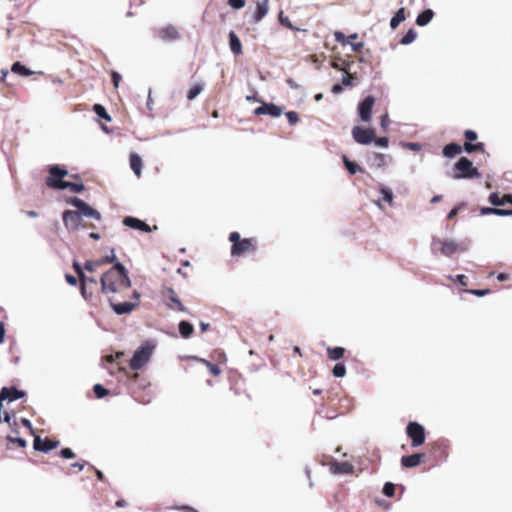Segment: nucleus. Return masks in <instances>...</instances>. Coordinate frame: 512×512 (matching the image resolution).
Here are the masks:
<instances>
[{
  "instance_id": "1",
  "label": "nucleus",
  "mask_w": 512,
  "mask_h": 512,
  "mask_svg": "<svg viewBox=\"0 0 512 512\" xmlns=\"http://www.w3.org/2000/svg\"><path fill=\"white\" fill-rule=\"evenodd\" d=\"M156 348V343L152 340L144 341L133 353L129 361L132 370L138 371L142 369L151 359Z\"/></svg>"
},
{
  "instance_id": "2",
  "label": "nucleus",
  "mask_w": 512,
  "mask_h": 512,
  "mask_svg": "<svg viewBox=\"0 0 512 512\" xmlns=\"http://www.w3.org/2000/svg\"><path fill=\"white\" fill-rule=\"evenodd\" d=\"M452 177L457 180H472L480 178L481 173L479 172L478 168L473 165L472 160H470L468 157L461 156L454 163Z\"/></svg>"
},
{
  "instance_id": "3",
  "label": "nucleus",
  "mask_w": 512,
  "mask_h": 512,
  "mask_svg": "<svg viewBox=\"0 0 512 512\" xmlns=\"http://www.w3.org/2000/svg\"><path fill=\"white\" fill-rule=\"evenodd\" d=\"M48 176L45 178V184L55 190H61L64 178L69 174L68 169L64 165L52 164L47 167Z\"/></svg>"
},
{
  "instance_id": "4",
  "label": "nucleus",
  "mask_w": 512,
  "mask_h": 512,
  "mask_svg": "<svg viewBox=\"0 0 512 512\" xmlns=\"http://www.w3.org/2000/svg\"><path fill=\"white\" fill-rule=\"evenodd\" d=\"M406 434L411 439V446L417 448L424 444L426 439L425 428L417 421H410L406 426Z\"/></svg>"
},
{
  "instance_id": "5",
  "label": "nucleus",
  "mask_w": 512,
  "mask_h": 512,
  "mask_svg": "<svg viewBox=\"0 0 512 512\" xmlns=\"http://www.w3.org/2000/svg\"><path fill=\"white\" fill-rule=\"evenodd\" d=\"M62 221L65 228L70 232L79 229H85L87 227L85 224H83L82 216L80 215L79 211L70 209L64 210L62 212Z\"/></svg>"
},
{
  "instance_id": "6",
  "label": "nucleus",
  "mask_w": 512,
  "mask_h": 512,
  "mask_svg": "<svg viewBox=\"0 0 512 512\" xmlns=\"http://www.w3.org/2000/svg\"><path fill=\"white\" fill-rule=\"evenodd\" d=\"M437 244L440 245L439 250H440L441 255H443L445 257L452 258L453 255L455 253H457L456 241L454 239H450V238L440 239L436 236H433L432 242H431V253L432 254H436V245Z\"/></svg>"
},
{
  "instance_id": "7",
  "label": "nucleus",
  "mask_w": 512,
  "mask_h": 512,
  "mask_svg": "<svg viewBox=\"0 0 512 512\" xmlns=\"http://www.w3.org/2000/svg\"><path fill=\"white\" fill-rule=\"evenodd\" d=\"M353 140L360 145H369L375 139V129L356 125L352 129Z\"/></svg>"
},
{
  "instance_id": "8",
  "label": "nucleus",
  "mask_w": 512,
  "mask_h": 512,
  "mask_svg": "<svg viewBox=\"0 0 512 512\" xmlns=\"http://www.w3.org/2000/svg\"><path fill=\"white\" fill-rule=\"evenodd\" d=\"M375 97L373 95L365 96L357 106V113L362 122H370L372 119Z\"/></svg>"
},
{
  "instance_id": "9",
  "label": "nucleus",
  "mask_w": 512,
  "mask_h": 512,
  "mask_svg": "<svg viewBox=\"0 0 512 512\" xmlns=\"http://www.w3.org/2000/svg\"><path fill=\"white\" fill-rule=\"evenodd\" d=\"M284 112V107L276 105L273 102L262 101L260 106L255 108L253 114L256 116L266 115L272 118L280 117Z\"/></svg>"
},
{
  "instance_id": "10",
  "label": "nucleus",
  "mask_w": 512,
  "mask_h": 512,
  "mask_svg": "<svg viewBox=\"0 0 512 512\" xmlns=\"http://www.w3.org/2000/svg\"><path fill=\"white\" fill-rule=\"evenodd\" d=\"M257 244L253 238H242L235 245H231L230 254L233 257L242 256L250 251H255Z\"/></svg>"
},
{
  "instance_id": "11",
  "label": "nucleus",
  "mask_w": 512,
  "mask_h": 512,
  "mask_svg": "<svg viewBox=\"0 0 512 512\" xmlns=\"http://www.w3.org/2000/svg\"><path fill=\"white\" fill-rule=\"evenodd\" d=\"M60 445L58 440H52L50 437L41 438L39 435H34L33 449L38 452L48 454Z\"/></svg>"
},
{
  "instance_id": "12",
  "label": "nucleus",
  "mask_w": 512,
  "mask_h": 512,
  "mask_svg": "<svg viewBox=\"0 0 512 512\" xmlns=\"http://www.w3.org/2000/svg\"><path fill=\"white\" fill-rule=\"evenodd\" d=\"M26 396V391L16 386H4L0 389V403L4 401L14 402Z\"/></svg>"
},
{
  "instance_id": "13",
  "label": "nucleus",
  "mask_w": 512,
  "mask_h": 512,
  "mask_svg": "<svg viewBox=\"0 0 512 512\" xmlns=\"http://www.w3.org/2000/svg\"><path fill=\"white\" fill-rule=\"evenodd\" d=\"M122 223L124 226L138 230L145 233H150L153 231V229H157V226H154L153 228L149 226L145 221L134 217V216H125L122 220Z\"/></svg>"
},
{
  "instance_id": "14",
  "label": "nucleus",
  "mask_w": 512,
  "mask_h": 512,
  "mask_svg": "<svg viewBox=\"0 0 512 512\" xmlns=\"http://www.w3.org/2000/svg\"><path fill=\"white\" fill-rule=\"evenodd\" d=\"M139 304L140 302L132 303L129 301L116 303L112 299H109V305L112 311L119 316L130 314Z\"/></svg>"
},
{
  "instance_id": "15",
  "label": "nucleus",
  "mask_w": 512,
  "mask_h": 512,
  "mask_svg": "<svg viewBox=\"0 0 512 512\" xmlns=\"http://www.w3.org/2000/svg\"><path fill=\"white\" fill-rule=\"evenodd\" d=\"M268 4H269V0H262L261 2L257 3L255 11L251 16V19L249 20L250 24H257L263 20V18L269 12Z\"/></svg>"
},
{
  "instance_id": "16",
  "label": "nucleus",
  "mask_w": 512,
  "mask_h": 512,
  "mask_svg": "<svg viewBox=\"0 0 512 512\" xmlns=\"http://www.w3.org/2000/svg\"><path fill=\"white\" fill-rule=\"evenodd\" d=\"M112 271H106L100 278L101 291L104 294L117 293L118 289L115 282L112 280Z\"/></svg>"
},
{
  "instance_id": "17",
  "label": "nucleus",
  "mask_w": 512,
  "mask_h": 512,
  "mask_svg": "<svg viewBox=\"0 0 512 512\" xmlns=\"http://www.w3.org/2000/svg\"><path fill=\"white\" fill-rule=\"evenodd\" d=\"M391 161L392 157L383 153L373 152L368 155V162L376 168H384Z\"/></svg>"
},
{
  "instance_id": "18",
  "label": "nucleus",
  "mask_w": 512,
  "mask_h": 512,
  "mask_svg": "<svg viewBox=\"0 0 512 512\" xmlns=\"http://www.w3.org/2000/svg\"><path fill=\"white\" fill-rule=\"evenodd\" d=\"M424 457V453H413L409 455H403L400 459V463L402 467L411 469L417 467L424 459Z\"/></svg>"
},
{
  "instance_id": "19",
  "label": "nucleus",
  "mask_w": 512,
  "mask_h": 512,
  "mask_svg": "<svg viewBox=\"0 0 512 512\" xmlns=\"http://www.w3.org/2000/svg\"><path fill=\"white\" fill-rule=\"evenodd\" d=\"M115 273L119 275V284L121 287L127 289L132 286V281L129 277L128 270L123 263H117L115 267Z\"/></svg>"
},
{
  "instance_id": "20",
  "label": "nucleus",
  "mask_w": 512,
  "mask_h": 512,
  "mask_svg": "<svg viewBox=\"0 0 512 512\" xmlns=\"http://www.w3.org/2000/svg\"><path fill=\"white\" fill-rule=\"evenodd\" d=\"M228 44L230 51L235 55L239 56L243 53L242 43L235 31L231 30L228 33Z\"/></svg>"
},
{
  "instance_id": "21",
  "label": "nucleus",
  "mask_w": 512,
  "mask_h": 512,
  "mask_svg": "<svg viewBox=\"0 0 512 512\" xmlns=\"http://www.w3.org/2000/svg\"><path fill=\"white\" fill-rule=\"evenodd\" d=\"M163 295L177 306L178 311L188 313V309L183 305L179 296L172 287H166L163 291Z\"/></svg>"
},
{
  "instance_id": "22",
  "label": "nucleus",
  "mask_w": 512,
  "mask_h": 512,
  "mask_svg": "<svg viewBox=\"0 0 512 512\" xmlns=\"http://www.w3.org/2000/svg\"><path fill=\"white\" fill-rule=\"evenodd\" d=\"M158 36L163 41H175L179 38V33L174 26L168 25L159 30Z\"/></svg>"
},
{
  "instance_id": "23",
  "label": "nucleus",
  "mask_w": 512,
  "mask_h": 512,
  "mask_svg": "<svg viewBox=\"0 0 512 512\" xmlns=\"http://www.w3.org/2000/svg\"><path fill=\"white\" fill-rule=\"evenodd\" d=\"M129 164H130V168L134 172V174L137 177H140L142 174L143 162H142V158L140 157V155L138 153H136V152L130 153Z\"/></svg>"
},
{
  "instance_id": "24",
  "label": "nucleus",
  "mask_w": 512,
  "mask_h": 512,
  "mask_svg": "<svg viewBox=\"0 0 512 512\" xmlns=\"http://www.w3.org/2000/svg\"><path fill=\"white\" fill-rule=\"evenodd\" d=\"M462 150L463 146L456 142H450L443 147L442 154L444 157L452 159L458 156Z\"/></svg>"
},
{
  "instance_id": "25",
  "label": "nucleus",
  "mask_w": 512,
  "mask_h": 512,
  "mask_svg": "<svg viewBox=\"0 0 512 512\" xmlns=\"http://www.w3.org/2000/svg\"><path fill=\"white\" fill-rule=\"evenodd\" d=\"M108 263L113 264L112 268H110L108 270V271H112V274L115 273V267H116L117 263H122L121 261L118 260L116 254H115V250L113 248L110 250V254L95 261V264L97 266H102V265L108 264Z\"/></svg>"
},
{
  "instance_id": "26",
  "label": "nucleus",
  "mask_w": 512,
  "mask_h": 512,
  "mask_svg": "<svg viewBox=\"0 0 512 512\" xmlns=\"http://www.w3.org/2000/svg\"><path fill=\"white\" fill-rule=\"evenodd\" d=\"M342 162L350 175L364 173V169L356 161L350 160L346 154L342 155Z\"/></svg>"
},
{
  "instance_id": "27",
  "label": "nucleus",
  "mask_w": 512,
  "mask_h": 512,
  "mask_svg": "<svg viewBox=\"0 0 512 512\" xmlns=\"http://www.w3.org/2000/svg\"><path fill=\"white\" fill-rule=\"evenodd\" d=\"M434 15L435 13L431 8H426L417 15L415 22L418 26L424 27L432 21Z\"/></svg>"
},
{
  "instance_id": "28",
  "label": "nucleus",
  "mask_w": 512,
  "mask_h": 512,
  "mask_svg": "<svg viewBox=\"0 0 512 512\" xmlns=\"http://www.w3.org/2000/svg\"><path fill=\"white\" fill-rule=\"evenodd\" d=\"M79 213L82 216V218L83 217L92 218V219H95L97 221H100L102 219L101 213L97 209L92 207L88 202H86L83 205V207L81 208Z\"/></svg>"
},
{
  "instance_id": "29",
  "label": "nucleus",
  "mask_w": 512,
  "mask_h": 512,
  "mask_svg": "<svg viewBox=\"0 0 512 512\" xmlns=\"http://www.w3.org/2000/svg\"><path fill=\"white\" fill-rule=\"evenodd\" d=\"M330 470L333 474L339 475V474H350L353 472V466L348 462H338L335 461L331 467Z\"/></svg>"
},
{
  "instance_id": "30",
  "label": "nucleus",
  "mask_w": 512,
  "mask_h": 512,
  "mask_svg": "<svg viewBox=\"0 0 512 512\" xmlns=\"http://www.w3.org/2000/svg\"><path fill=\"white\" fill-rule=\"evenodd\" d=\"M178 331L183 339H189L194 333V326L187 320H181L178 323Z\"/></svg>"
},
{
  "instance_id": "31",
  "label": "nucleus",
  "mask_w": 512,
  "mask_h": 512,
  "mask_svg": "<svg viewBox=\"0 0 512 512\" xmlns=\"http://www.w3.org/2000/svg\"><path fill=\"white\" fill-rule=\"evenodd\" d=\"M11 72L22 77H29L34 73L30 68L22 64L20 61H16L12 64Z\"/></svg>"
},
{
  "instance_id": "32",
  "label": "nucleus",
  "mask_w": 512,
  "mask_h": 512,
  "mask_svg": "<svg viewBox=\"0 0 512 512\" xmlns=\"http://www.w3.org/2000/svg\"><path fill=\"white\" fill-rule=\"evenodd\" d=\"M406 19V14H405V8L404 7H401L399 8L395 14L391 17L390 19V28L392 30H395L396 28H398V26L403 22L405 21Z\"/></svg>"
},
{
  "instance_id": "33",
  "label": "nucleus",
  "mask_w": 512,
  "mask_h": 512,
  "mask_svg": "<svg viewBox=\"0 0 512 512\" xmlns=\"http://www.w3.org/2000/svg\"><path fill=\"white\" fill-rule=\"evenodd\" d=\"M326 351L329 359L332 361L341 360L346 352L345 348L342 346L328 347Z\"/></svg>"
},
{
  "instance_id": "34",
  "label": "nucleus",
  "mask_w": 512,
  "mask_h": 512,
  "mask_svg": "<svg viewBox=\"0 0 512 512\" xmlns=\"http://www.w3.org/2000/svg\"><path fill=\"white\" fill-rule=\"evenodd\" d=\"M463 150L467 154H473L475 152L485 153V144L483 142H476V143L464 142Z\"/></svg>"
},
{
  "instance_id": "35",
  "label": "nucleus",
  "mask_w": 512,
  "mask_h": 512,
  "mask_svg": "<svg viewBox=\"0 0 512 512\" xmlns=\"http://www.w3.org/2000/svg\"><path fill=\"white\" fill-rule=\"evenodd\" d=\"M66 189H69L71 192H73L75 194H80L84 191L85 185L82 181H78V182L65 181L64 183H62L61 191L66 190Z\"/></svg>"
},
{
  "instance_id": "36",
  "label": "nucleus",
  "mask_w": 512,
  "mask_h": 512,
  "mask_svg": "<svg viewBox=\"0 0 512 512\" xmlns=\"http://www.w3.org/2000/svg\"><path fill=\"white\" fill-rule=\"evenodd\" d=\"M93 112L96 114V116L100 119H104L108 122L112 120V117L108 113L107 109L99 103H96L93 105Z\"/></svg>"
},
{
  "instance_id": "37",
  "label": "nucleus",
  "mask_w": 512,
  "mask_h": 512,
  "mask_svg": "<svg viewBox=\"0 0 512 512\" xmlns=\"http://www.w3.org/2000/svg\"><path fill=\"white\" fill-rule=\"evenodd\" d=\"M6 442H7V445H6L7 449H12L10 444H15L19 448H26L27 447V441L24 438H22V437H14V436H11V435H7L6 436Z\"/></svg>"
},
{
  "instance_id": "38",
  "label": "nucleus",
  "mask_w": 512,
  "mask_h": 512,
  "mask_svg": "<svg viewBox=\"0 0 512 512\" xmlns=\"http://www.w3.org/2000/svg\"><path fill=\"white\" fill-rule=\"evenodd\" d=\"M417 35V31L414 28L408 29L407 32L400 39V44L405 46L410 45L416 40Z\"/></svg>"
},
{
  "instance_id": "39",
  "label": "nucleus",
  "mask_w": 512,
  "mask_h": 512,
  "mask_svg": "<svg viewBox=\"0 0 512 512\" xmlns=\"http://www.w3.org/2000/svg\"><path fill=\"white\" fill-rule=\"evenodd\" d=\"M379 193L383 201L387 202L389 205H392L394 200V193L390 187L381 186L379 189Z\"/></svg>"
},
{
  "instance_id": "40",
  "label": "nucleus",
  "mask_w": 512,
  "mask_h": 512,
  "mask_svg": "<svg viewBox=\"0 0 512 512\" xmlns=\"http://www.w3.org/2000/svg\"><path fill=\"white\" fill-rule=\"evenodd\" d=\"M203 88H204V85L200 84V83H196V84L192 85L187 92V95H186L187 99L189 101H192L195 98H197L200 95V93L203 91Z\"/></svg>"
},
{
  "instance_id": "41",
  "label": "nucleus",
  "mask_w": 512,
  "mask_h": 512,
  "mask_svg": "<svg viewBox=\"0 0 512 512\" xmlns=\"http://www.w3.org/2000/svg\"><path fill=\"white\" fill-rule=\"evenodd\" d=\"M196 359L203 363L213 376H218L221 373V369L217 364L203 358L196 357Z\"/></svg>"
},
{
  "instance_id": "42",
  "label": "nucleus",
  "mask_w": 512,
  "mask_h": 512,
  "mask_svg": "<svg viewBox=\"0 0 512 512\" xmlns=\"http://www.w3.org/2000/svg\"><path fill=\"white\" fill-rule=\"evenodd\" d=\"M503 200V197H501L498 192H492L488 196V202L496 208L504 205Z\"/></svg>"
},
{
  "instance_id": "43",
  "label": "nucleus",
  "mask_w": 512,
  "mask_h": 512,
  "mask_svg": "<svg viewBox=\"0 0 512 512\" xmlns=\"http://www.w3.org/2000/svg\"><path fill=\"white\" fill-rule=\"evenodd\" d=\"M467 206L466 202H460L457 205H455L447 214L446 218L447 220L454 219L462 210H464Z\"/></svg>"
},
{
  "instance_id": "44",
  "label": "nucleus",
  "mask_w": 512,
  "mask_h": 512,
  "mask_svg": "<svg viewBox=\"0 0 512 512\" xmlns=\"http://www.w3.org/2000/svg\"><path fill=\"white\" fill-rule=\"evenodd\" d=\"M346 365L342 362H338L332 369V374L335 378H343L346 375Z\"/></svg>"
},
{
  "instance_id": "45",
  "label": "nucleus",
  "mask_w": 512,
  "mask_h": 512,
  "mask_svg": "<svg viewBox=\"0 0 512 512\" xmlns=\"http://www.w3.org/2000/svg\"><path fill=\"white\" fill-rule=\"evenodd\" d=\"M66 203L73 206L75 208L74 211H80L83 205L86 203V201L77 196H73L67 198Z\"/></svg>"
},
{
  "instance_id": "46",
  "label": "nucleus",
  "mask_w": 512,
  "mask_h": 512,
  "mask_svg": "<svg viewBox=\"0 0 512 512\" xmlns=\"http://www.w3.org/2000/svg\"><path fill=\"white\" fill-rule=\"evenodd\" d=\"M278 20H279V23L281 25H283L284 27H286L287 29L289 30H292V31H295V30H299L297 27H295L290 19L284 15V12L283 11H280L279 14H278Z\"/></svg>"
},
{
  "instance_id": "47",
  "label": "nucleus",
  "mask_w": 512,
  "mask_h": 512,
  "mask_svg": "<svg viewBox=\"0 0 512 512\" xmlns=\"http://www.w3.org/2000/svg\"><path fill=\"white\" fill-rule=\"evenodd\" d=\"M93 392L98 399L104 398L106 395H108L109 390L105 388L102 384L96 383L93 386Z\"/></svg>"
},
{
  "instance_id": "48",
  "label": "nucleus",
  "mask_w": 512,
  "mask_h": 512,
  "mask_svg": "<svg viewBox=\"0 0 512 512\" xmlns=\"http://www.w3.org/2000/svg\"><path fill=\"white\" fill-rule=\"evenodd\" d=\"M382 493L388 498L393 497L395 494V484L392 482L384 483Z\"/></svg>"
},
{
  "instance_id": "49",
  "label": "nucleus",
  "mask_w": 512,
  "mask_h": 512,
  "mask_svg": "<svg viewBox=\"0 0 512 512\" xmlns=\"http://www.w3.org/2000/svg\"><path fill=\"white\" fill-rule=\"evenodd\" d=\"M285 116L290 126H294L299 121V115L296 111H287Z\"/></svg>"
},
{
  "instance_id": "50",
  "label": "nucleus",
  "mask_w": 512,
  "mask_h": 512,
  "mask_svg": "<svg viewBox=\"0 0 512 512\" xmlns=\"http://www.w3.org/2000/svg\"><path fill=\"white\" fill-rule=\"evenodd\" d=\"M464 137H465V142L472 143L477 140L478 134L476 131H474L472 129H467L464 131Z\"/></svg>"
},
{
  "instance_id": "51",
  "label": "nucleus",
  "mask_w": 512,
  "mask_h": 512,
  "mask_svg": "<svg viewBox=\"0 0 512 512\" xmlns=\"http://www.w3.org/2000/svg\"><path fill=\"white\" fill-rule=\"evenodd\" d=\"M72 267H73V269H74V271L77 274V277L79 279L86 278V274L84 273L83 267L81 266V264L78 261H76V260L73 261Z\"/></svg>"
},
{
  "instance_id": "52",
  "label": "nucleus",
  "mask_w": 512,
  "mask_h": 512,
  "mask_svg": "<svg viewBox=\"0 0 512 512\" xmlns=\"http://www.w3.org/2000/svg\"><path fill=\"white\" fill-rule=\"evenodd\" d=\"M110 78H111V82H112L113 86L115 88H118L119 84H120V82L122 80L121 74L119 72L115 71V70H112L110 72Z\"/></svg>"
},
{
  "instance_id": "53",
  "label": "nucleus",
  "mask_w": 512,
  "mask_h": 512,
  "mask_svg": "<svg viewBox=\"0 0 512 512\" xmlns=\"http://www.w3.org/2000/svg\"><path fill=\"white\" fill-rule=\"evenodd\" d=\"M479 212H480V215H482V216H485V215H496L497 216L498 208H496L494 206H492V207L483 206L479 209Z\"/></svg>"
},
{
  "instance_id": "54",
  "label": "nucleus",
  "mask_w": 512,
  "mask_h": 512,
  "mask_svg": "<svg viewBox=\"0 0 512 512\" xmlns=\"http://www.w3.org/2000/svg\"><path fill=\"white\" fill-rule=\"evenodd\" d=\"M59 455L64 459H73L76 457V454L73 452L71 448L64 447L60 450Z\"/></svg>"
},
{
  "instance_id": "55",
  "label": "nucleus",
  "mask_w": 512,
  "mask_h": 512,
  "mask_svg": "<svg viewBox=\"0 0 512 512\" xmlns=\"http://www.w3.org/2000/svg\"><path fill=\"white\" fill-rule=\"evenodd\" d=\"M373 142L378 147L387 148L388 145H389V138L386 137V136H383V137H376L375 136V139L373 140Z\"/></svg>"
},
{
  "instance_id": "56",
  "label": "nucleus",
  "mask_w": 512,
  "mask_h": 512,
  "mask_svg": "<svg viewBox=\"0 0 512 512\" xmlns=\"http://www.w3.org/2000/svg\"><path fill=\"white\" fill-rule=\"evenodd\" d=\"M401 145L411 151H420L422 145L418 142H402Z\"/></svg>"
},
{
  "instance_id": "57",
  "label": "nucleus",
  "mask_w": 512,
  "mask_h": 512,
  "mask_svg": "<svg viewBox=\"0 0 512 512\" xmlns=\"http://www.w3.org/2000/svg\"><path fill=\"white\" fill-rule=\"evenodd\" d=\"M467 293L474 295L476 297H483L485 295H488L490 293V289H469L467 290Z\"/></svg>"
},
{
  "instance_id": "58",
  "label": "nucleus",
  "mask_w": 512,
  "mask_h": 512,
  "mask_svg": "<svg viewBox=\"0 0 512 512\" xmlns=\"http://www.w3.org/2000/svg\"><path fill=\"white\" fill-rule=\"evenodd\" d=\"M228 5L235 10H240L246 5V0H228Z\"/></svg>"
},
{
  "instance_id": "59",
  "label": "nucleus",
  "mask_w": 512,
  "mask_h": 512,
  "mask_svg": "<svg viewBox=\"0 0 512 512\" xmlns=\"http://www.w3.org/2000/svg\"><path fill=\"white\" fill-rule=\"evenodd\" d=\"M470 240H464L461 242H456V251L457 252H466L470 247Z\"/></svg>"
},
{
  "instance_id": "60",
  "label": "nucleus",
  "mask_w": 512,
  "mask_h": 512,
  "mask_svg": "<svg viewBox=\"0 0 512 512\" xmlns=\"http://www.w3.org/2000/svg\"><path fill=\"white\" fill-rule=\"evenodd\" d=\"M20 422L30 432V434H32L33 436L36 435L35 429L31 423V421L28 418L22 417L20 419Z\"/></svg>"
},
{
  "instance_id": "61",
  "label": "nucleus",
  "mask_w": 512,
  "mask_h": 512,
  "mask_svg": "<svg viewBox=\"0 0 512 512\" xmlns=\"http://www.w3.org/2000/svg\"><path fill=\"white\" fill-rule=\"evenodd\" d=\"M15 419V412L5 411L3 416V422L7 423L10 427H12L13 420Z\"/></svg>"
},
{
  "instance_id": "62",
  "label": "nucleus",
  "mask_w": 512,
  "mask_h": 512,
  "mask_svg": "<svg viewBox=\"0 0 512 512\" xmlns=\"http://www.w3.org/2000/svg\"><path fill=\"white\" fill-rule=\"evenodd\" d=\"M241 235L237 231H233L229 234V241L232 243V245H235L241 240Z\"/></svg>"
},
{
  "instance_id": "63",
  "label": "nucleus",
  "mask_w": 512,
  "mask_h": 512,
  "mask_svg": "<svg viewBox=\"0 0 512 512\" xmlns=\"http://www.w3.org/2000/svg\"><path fill=\"white\" fill-rule=\"evenodd\" d=\"M65 280L70 286H76L78 284V278L70 273L65 274Z\"/></svg>"
},
{
  "instance_id": "64",
  "label": "nucleus",
  "mask_w": 512,
  "mask_h": 512,
  "mask_svg": "<svg viewBox=\"0 0 512 512\" xmlns=\"http://www.w3.org/2000/svg\"><path fill=\"white\" fill-rule=\"evenodd\" d=\"M380 126H381L383 131L386 132L388 130V126H389L388 114H384V115L381 116V118H380Z\"/></svg>"
}]
</instances>
